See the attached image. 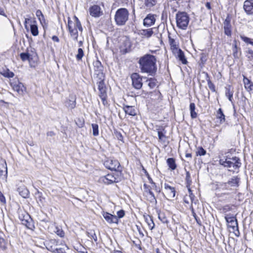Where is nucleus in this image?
<instances>
[{
	"label": "nucleus",
	"mask_w": 253,
	"mask_h": 253,
	"mask_svg": "<svg viewBox=\"0 0 253 253\" xmlns=\"http://www.w3.org/2000/svg\"><path fill=\"white\" fill-rule=\"evenodd\" d=\"M68 30H79L82 32L83 28L79 19L76 17H74V21H72L70 18H68Z\"/></svg>",
	"instance_id": "nucleus-8"
},
{
	"label": "nucleus",
	"mask_w": 253,
	"mask_h": 253,
	"mask_svg": "<svg viewBox=\"0 0 253 253\" xmlns=\"http://www.w3.org/2000/svg\"><path fill=\"white\" fill-rule=\"evenodd\" d=\"M54 232L60 237H63L64 236V232L60 227L56 226Z\"/></svg>",
	"instance_id": "nucleus-49"
},
{
	"label": "nucleus",
	"mask_w": 253,
	"mask_h": 253,
	"mask_svg": "<svg viewBox=\"0 0 253 253\" xmlns=\"http://www.w3.org/2000/svg\"><path fill=\"white\" fill-rule=\"evenodd\" d=\"M131 47V43L130 41L126 38L122 42V44L120 45V50L123 53H126L128 52Z\"/></svg>",
	"instance_id": "nucleus-17"
},
{
	"label": "nucleus",
	"mask_w": 253,
	"mask_h": 253,
	"mask_svg": "<svg viewBox=\"0 0 253 253\" xmlns=\"http://www.w3.org/2000/svg\"><path fill=\"white\" fill-rule=\"evenodd\" d=\"M107 95L99 96L100 98H101V99L102 101L103 104L104 105H106V104H107Z\"/></svg>",
	"instance_id": "nucleus-59"
},
{
	"label": "nucleus",
	"mask_w": 253,
	"mask_h": 253,
	"mask_svg": "<svg viewBox=\"0 0 253 253\" xmlns=\"http://www.w3.org/2000/svg\"><path fill=\"white\" fill-rule=\"evenodd\" d=\"M19 194L24 198L28 197L29 192V190L24 186H20L17 189Z\"/></svg>",
	"instance_id": "nucleus-31"
},
{
	"label": "nucleus",
	"mask_w": 253,
	"mask_h": 253,
	"mask_svg": "<svg viewBox=\"0 0 253 253\" xmlns=\"http://www.w3.org/2000/svg\"><path fill=\"white\" fill-rule=\"evenodd\" d=\"M10 85L13 89L20 95H23L26 90V87L23 84L19 81L11 82Z\"/></svg>",
	"instance_id": "nucleus-9"
},
{
	"label": "nucleus",
	"mask_w": 253,
	"mask_h": 253,
	"mask_svg": "<svg viewBox=\"0 0 253 253\" xmlns=\"http://www.w3.org/2000/svg\"><path fill=\"white\" fill-rule=\"evenodd\" d=\"M36 15L40 21L41 25L42 26L43 28H44V26L46 25V23L45 22L44 15L41 10L39 9L37 10L36 12Z\"/></svg>",
	"instance_id": "nucleus-29"
},
{
	"label": "nucleus",
	"mask_w": 253,
	"mask_h": 253,
	"mask_svg": "<svg viewBox=\"0 0 253 253\" xmlns=\"http://www.w3.org/2000/svg\"><path fill=\"white\" fill-rule=\"evenodd\" d=\"M207 151L205 150L202 147L200 146L197 148V150L196 151V155L197 156H204L206 154Z\"/></svg>",
	"instance_id": "nucleus-48"
},
{
	"label": "nucleus",
	"mask_w": 253,
	"mask_h": 253,
	"mask_svg": "<svg viewBox=\"0 0 253 253\" xmlns=\"http://www.w3.org/2000/svg\"><path fill=\"white\" fill-rule=\"evenodd\" d=\"M123 110L126 114H128L132 116L136 115V110L134 106L125 105L123 107Z\"/></svg>",
	"instance_id": "nucleus-25"
},
{
	"label": "nucleus",
	"mask_w": 253,
	"mask_h": 253,
	"mask_svg": "<svg viewBox=\"0 0 253 253\" xmlns=\"http://www.w3.org/2000/svg\"><path fill=\"white\" fill-rule=\"evenodd\" d=\"M114 134L116 137L120 141H123V136L122 133L117 130L114 131Z\"/></svg>",
	"instance_id": "nucleus-53"
},
{
	"label": "nucleus",
	"mask_w": 253,
	"mask_h": 253,
	"mask_svg": "<svg viewBox=\"0 0 253 253\" xmlns=\"http://www.w3.org/2000/svg\"><path fill=\"white\" fill-rule=\"evenodd\" d=\"M121 177L118 174L109 173L99 178V181L107 185L119 182Z\"/></svg>",
	"instance_id": "nucleus-5"
},
{
	"label": "nucleus",
	"mask_w": 253,
	"mask_h": 253,
	"mask_svg": "<svg viewBox=\"0 0 253 253\" xmlns=\"http://www.w3.org/2000/svg\"><path fill=\"white\" fill-rule=\"evenodd\" d=\"M164 189L168 198H173L175 197V190L174 187L170 186L167 183H165Z\"/></svg>",
	"instance_id": "nucleus-15"
},
{
	"label": "nucleus",
	"mask_w": 253,
	"mask_h": 253,
	"mask_svg": "<svg viewBox=\"0 0 253 253\" xmlns=\"http://www.w3.org/2000/svg\"><path fill=\"white\" fill-rule=\"evenodd\" d=\"M240 177L238 176H233L227 181L232 189H236L240 185Z\"/></svg>",
	"instance_id": "nucleus-18"
},
{
	"label": "nucleus",
	"mask_w": 253,
	"mask_h": 253,
	"mask_svg": "<svg viewBox=\"0 0 253 253\" xmlns=\"http://www.w3.org/2000/svg\"><path fill=\"white\" fill-rule=\"evenodd\" d=\"M0 248L2 250H5L6 249V242L1 234H0Z\"/></svg>",
	"instance_id": "nucleus-46"
},
{
	"label": "nucleus",
	"mask_w": 253,
	"mask_h": 253,
	"mask_svg": "<svg viewBox=\"0 0 253 253\" xmlns=\"http://www.w3.org/2000/svg\"><path fill=\"white\" fill-rule=\"evenodd\" d=\"M176 56L182 64H186L187 63V61L185 57L184 52L182 50H179V52L177 54Z\"/></svg>",
	"instance_id": "nucleus-35"
},
{
	"label": "nucleus",
	"mask_w": 253,
	"mask_h": 253,
	"mask_svg": "<svg viewBox=\"0 0 253 253\" xmlns=\"http://www.w3.org/2000/svg\"><path fill=\"white\" fill-rule=\"evenodd\" d=\"M84 55V52L82 48H79L78 50V53L76 55V59L78 61L81 60Z\"/></svg>",
	"instance_id": "nucleus-47"
},
{
	"label": "nucleus",
	"mask_w": 253,
	"mask_h": 253,
	"mask_svg": "<svg viewBox=\"0 0 253 253\" xmlns=\"http://www.w3.org/2000/svg\"><path fill=\"white\" fill-rule=\"evenodd\" d=\"M129 12L125 8L118 9L116 12L115 20L117 25L123 26L125 25L128 20Z\"/></svg>",
	"instance_id": "nucleus-4"
},
{
	"label": "nucleus",
	"mask_w": 253,
	"mask_h": 253,
	"mask_svg": "<svg viewBox=\"0 0 253 253\" xmlns=\"http://www.w3.org/2000/svg\"><path fill=\"white\" fill-rule=\"evenodd\" d=\"M153 34L152 29H143L139 31V35L147 38L151 37Z\"/></svg>",
	"instance_id": "nucleus-30"
},
{
	"label": "nucleus",
	"mask_w": 253,
	"mask_h": 253,
	"mask_svg": "<svg viewBox=\"0 0 253 253\" xmlns=\"http://www.w3.org/2000/svg\"><path fill=\"white\" fill-rule=\"evenodd\" d=\"M30 54L27 52H23L20 54V57L23 61L29 60Z\"/></svg>",
	"instance_id": "nucleus-52"
},
{
	"label": "nucleus",
	"mask_w": 253,
	"mask_h": 253,
	"mask_svg": "<svg viewBox=\"0 0 253 253\" xmlns=\"http://www.w3.org/2000/svg\"><path fill=\"white\" fill-rule=\"evenodd\" d=\"M148 82V85L151 88H154L156 86V80L154 78H150L147 80Z\"/></svg>",
	"instance_id": "nucleus-40"
},
{
	"label": "nucleus",
	"mask_w": 253,
	"mask_h": 253,
	"mask_svg": "<svg viewBox=\"0 0 253 253\" xmlns=\"http://www.w3.org/2000/svg\"><path fill=\"white\" fill-rule=\"evenodd\" d=\"M216 117L217 119L219 120L220 124H222L225 122V116L221 108L217 111Z\"/></svg>",
	"instance_id": "nucleus-32"
},
{
	"label": "nucleus",
	"mask_w": 253,
	"mask_h": 253,
	"mask_svg": "<svg viewBox=\"0 0 253 253\" xmlns=\"http://www.w3.org/2000/svg\"><path fill=\"white\" fill-rule=\"evenodd\" d=\"M91 126L92 128V134L94 136L99 135L98 125L97 124H92Z\"/></svg>",
	"instance_id": "nucleus-42"
},
{
	"label": "nucleus",
	"mask_w": 253,
	"mask_h": 253,
	"mask_svg": "<svg viewBox=\"0 0 253 253\" xmlns=\"http://www.w3.org/2000/svg\"><path fill=\"white\" fill-rule=\"evenodd\" d=\"M192 215H193V217H194V218L195 219L197 223L198 224V225H201V220H200V218H199L197 216L196 213L194 212V210L193 208L192 209Z\"/></svg>",
	"instance_id": "nucleus-54"
},
{
	"label": "nucleus",
	"mask_w": 253,
	"mask_h": 253,
	"mask_svg": "<svg viewBox=\"0 0 253 253\" xmlns=\"http://www.w3.org/2000/svg\"><path fill=\"white\" fill-rule=\"evenodd\" d=\"M144 189L145 190V192H146L147 194H149V201L151 203H157L156 198L154 194V193L151 191L152 188L150 186L147 185L146 184H144Z\"/></svg>",
	"instance_id": "nucleus-23"
},
{
	"label": "nucleus",
	"mask_w": 253,
	"mask_h": 253,
	"mask_svg": "<svg viewBox=\"0 0 253 253\" xmlns=\"http://www.w3.org/2000/svg\"><path fill=\"white\" fill-rule=\"evenodd\" d=\"M156 4L155 0H145V4L147 7L150 8Z\"/></svg>",
	"instance_id": "nucleus-51"
},
{
	"label": "nucleus",
	"mask_w": 253,
	"mask_h": 253,
	"mask_svg": "<svg viewBox=\"0 0 253 253\" xmlns=\"http://www.w3.org/2000/svg\"><path fill=\"white\" fill-rule=\"evenodd\" d=\"M44 245L48 251L55 253L56 247L58 245V242L55 239H51L46 241Z\"/></svg>",
	"instance_id": "nucleus-13"
},
{
	"label": "nucleus",
	"mask_w": 253,
	"mask_h": 253,
	"mask_svg": "<svg viewBox=\"0 0 253 253\" xmlns=\"http://www.w3.org/2000/svg\"><path fill=\"white\" fill-rule=\"evenodd\" d=\"M22 224L24 225L27 228L32 230L34 228V225L32 218L29 215L27 214L23 216V218L21 219Z\"/></svg>",
	"instance_id": "nucleus-14"
},
{
	"label": "nucleus",
	"mask_w": 253,
	"mask_h": 253,
	"mask_svg": "<svg viewBox=\"0 0 253 253\" xmlns=\"http://www.w3.org/2000/svg\"><path fill=\"white\" fill-rule=\"evenodd\" d=\"M224 34L227 36H231V25L230 24V19L228 17H227L225 19L224 22Z\"/></svg>",
	"instance_id": "nucleus-19"
},
{
	"label": "nucleus",
	"mask_w": 253,
	"mask_h": 253,
	"mask_svg": "<svg viewBox=\"0 0 253 253\" xmlns=\"http://www.w3.org/2000/svg\"><path fill=\"white\" fill-rule=\"evenodd\" d=\"M71 36L75 41L78 40V30H68Z\"/></svg>",
	"instance_id": "nucleus-41"
},
{
	"label": "nucleus",
	"mask_w": 253,
	"mask_h": 253,
	"mask_svg": "<svg viewBox=\"0 0 253 253\" xmlns=\"http://www.w3.org/2000/svg\"><path fill=\"white\" fill-rule=\"evenodd\" d=\"M166 131L163 132V131L159 130L158 132V135L159 141L163 142H165L166 139V136L165 135Z\"/></svg>",
	"instance_id": "nucleus-39"
},
{
	"label": "nucleus",
	"mask_w": 253,
	"mask_h": 253,
	"mask_svg": "<svg viewBox=\"0 0 253 253\" xmlns=\"http://www.w3.org/2000/svg\"><path fill=\"white\" fill-rule=\"evenodd\" d=\"M95 74L99 77V78H104L103 76V67L100 61L96 59L93 62Z\"/></svg>",
	"instance_id": "nucleus-10"
},
{
	"label": "nucleus",
	"mask_w": 253,
	"mask_h": 253,
	"mask_svg": "<svg viewBox=\"0 0 253 253\" xmlns=\"http://www.w3.org/2000/svg\"><path fill=\"white\" fill-rule=\"evenodd\" d=\"M207 60V57H206V55L204 54V53H202L201 54V56L200 58V60L201 61V63L203 64H204L206 63Z\"/></svg>",
	"instance_id": "nucleus-62"
},
{
	"label": "nucleus",
	"mask_w": 253,
	"mask_h": 253,
	"mask_svg": "<svg viewBox=\"0 0 253 253\" xmlns=\"http://www.w3.org/2000/svg\"><path fill=\"white\" fill-rule=\"evenodd\" d=\"M221 210L223 212L225 213L227 211H231L232 208L229 205H226L222 207Z\"/></svg>",
	"instance_id": "nucleus-55"
},
{
	"label": "nucleus",
	"mask_w": 253,
	"mask_h": 253,
	"mask_svg": "<svg viewBox=\"0 0 253 253\" xmlns=\"http://www.w3.org/2000/svg\"><path fill=\"white\" fill-rule=\"evenodd\" d=\"M65 106L71 109H74L76 107V97L73 94L70 95L69 98L67 99L65 103Z\"/></svg>",
	"instance_id": "nucleus-22"
},
{
	"label": "nucleus",
	"mask_w": 253,
	"mask_h": 253,
	"mask_svg": "<svg viewBox=\"0 0 253 253\" xmlns=\"http://www.w3.org/2000/svg\"><path fill=\"white\" fill-rule=\"evenodd\" d=\"M156 61V57L150 54H146L140 57L138 64L141 72L154 76L157 70Z\"/></svg>",
	"instance_id": "nucleus-1"
},
{
	"label": "nucleus",
	"mask_w": 253,
	"mask_h": 253,
	"mask_svg": "<svg viewBox=\"0 0 253 253\" xmlns=\"http://www.w3.org/2000/svg\"><path fill=\"white\" fill-rule=\"evenodd\" d=\"M243 83L246 89L248 92L253 91V83L248 78L244 76Z\"/></svg>",
	"instance_id": "nucleus-27"
},
{
	"label": "nucleus",
	"mask_w": 253,
	"mask_h": 253,
	"mask_svg": "<svg viewBox=\"0 0 253 253\" xmlns=\"http://www.w3.org/2000/svg\"><path fill=\"white\" fill-rule=\"evenodd\" d=\"M229 215L227 214L225 216V219L226 222L229 224L228 227L235 230V228L238 231V221L236 218L234 216H229Z\"/></svg>",
	"instance_id": "nucleus-12"
},
{
	"label": "nucleus",
	"mask_w": 253,
	"mask_h": 253,
	"mask_svg": "<svg viewBox=\"0 0 253 253\" xmlns=\"http://www.w3.org/2000/svg\"><path fill=\"white\" fill-rule=\"evenodd\" d=\"M173 53L176 56L177 54L179 52V50H181V49L178 48L177 46H173V47L171 49Z\"/></svg>",
	"instance_id": "nucleus-61"
},
{
	"label": "nucleus",
	"mask_w": 253,
	"mask_h": 253,
	"mask_svg": "<svg viewBox=\"0 0 253 253\" xmlns=\"http://www.w3.org/2000/svg\"><path fill=\"white\" fill-rule=\"evenodd\" d=\"M31 20H33V19H31V18H26L25 19L24 26H25V28L27 30H28V26H27V24L28 23H31Z\"/></svg>",
	"instance_id": "nucleus-63"
},
{
	"label": "nucleus",
	"mask_w": 253,
	"mask_h": 253,
	"mask_svg": "<svg viewBox=\"0 0 253 253\" xmlns=\"http://www.w3.org/2000/svg\"><path fill=\"white\" fill-rule=\"evenodd\" d=\"M247 53L249 54L247 56L248 58L250 60H252L253 59V50L251 48H248Z\"/></svg>",
	"instance_id": "nucleus-56"
},
{
	"label": "nucleus",
	"mask_w": 253,
	"mask_h": 253,
	"mask_svg": "<svg viewBox=\"0 0 253 253\" xmlns=\"http://www.w3.org/2000/svg\"><path fill=\"white\" fill-rule=\"evenodd\" d=\"M30 31L33 36H37L39 35L37 21L35 19H33V20H31Z\"/></svg>",
	"instance_id": "nucleus-26"
},
{
	"label": "nucleus",
	"mask_w": 253,
	"mask_h": 253,
	"mask_svg": "<svg viewBox=\"0 0 253 253\" xmlns=\"http://www.w3.org/2000/svg\"><path fill=\"white\" fill-rule=\"evenodd\" d=\"M104 166L111 170L121 171V165L117 160L108 159L104 163Z\"/></svg>",
	"instance_id": "nucleus-6"
},
{
	"label": "nucleus",
	"mask_w": 253,
	"mask_h": 253,
	"mask_svg": "<svg viewBox=\"0 0 253 253\" xmlns=\"http://www.w3.org/2000/svg\"><path fill=\"white\" fill-rule=\"evenodd\" d=\"M158 218L163 223H168L169 222L164 212H158Z\"/></svg>",
	"instance_id": "nucleus-38"
},
{
	"label": "nucleus",
	"mask_w": 253,
	"mask_h": 253,
	"mask_svg": "<svg viewBox=\"0 0 253 253\" xmlns=\"http://www.w3.org/2000/svg\"><path fill=\"white\" fill-rule=\"evenodd\" d=\"M169 43H170V47H171V49L172 48V47H173V46H177V45L176 44V42L174 41V39H169Z\"/></svg>",
	"instance_id": "nucleus-64"
},
{
	"label": "nucleus",
	"mask_w": 253,
	"mask_h": 253,
	"mask_svg": "<svg viewBox=\"0 0 253 253\" xmlns=\"http://www.w3.org/2000/svg\"><path fill=\"white\" fill-rule=\"evenodd\" d=\"M102 216L109 224H118L119 219L117 216L113 215L108 212L103 211L102 213Z\"/></svg>",
	"instance_id": "nucleus-11"
},
{
	"label": "nucleus",
	"mask_w": 253,
	"mask_h": 253,
	"mask_svg": "<svg viewBox=\"0 0 253 253\" xmlns=\"http://www.w3.org/2000/svg\"><path fill=\"white\" fill-rule=\"evenodd\" d=\"M167 163L169 169L172 170L176 169L177 166L175 163V160L173 158H169L167 160Z\"/></svg>",
	"instance_id": "nucleus-33"
},
{
	"label": "nucleus",
	"mask_w": 253,
	"mask_h": 253,
	"mask_svg": "<svg viewBox=\"0 0 253 253\" xmlns=\"http://www.w3.org/2000/svg\"><path fill=\"white\" fill-rule=\"evenodd\" d=\"M117 217H118V219H119V218H121L122 217H123L125 215V211L124 210H120L119 211H117Z\"/></svg>",
	"instance_id": "nucleus-58"
},
{
	"label": "nucleus",
	"mask_w": 253,
	"mask_h": 253,
	"mask_svg": "<svg viewBox=\"0 0 253 253\" xmlns=\"http://www.w3.org/2000/svg\"><path fill=\"white\" fill-rule=\"evenodd\" d=\"M206 76V80L208 82V85L209 88L212 91L215 92V87L214 84L211 82L210 79V77L207 73H205Z\"/></svg>",
	"instance_id": "nucleus-37"
},
{
	"label": "nucleus",
	"mask_w": 253,
	"mask_h": 253,
	"mask_svg": "<svg viewBox=\"0 0 253 253\" xmlns=\"http://www.w3.org/2000/svg\"><path fill=\"white\" fill-rule=\"evenodd\" d=\"M89 13L92 16L97 17L100 16V7L97 5H94L89 8Z\"/></svg>",
	"instance_id": "nucleus-24"
},
{
	"label": "nucleus",
	"mask_w": 253,
	"mask_h": 253,
	"mask_svg": "<svg viewBox=\"0 0 253 253\" xmlns=\"http://www.w3.org/2000/svg\"><path fill=\"white\" fill-rule=\"evenodd\" d=\"M244 9L248 14H253V0H246L244 3Z\"/></svg>",
	"instance_id": "nucleus-21"
},
{
	"label": "nucleus",
	"mask_w": 253,
	"mask_h": 253,
	"mask_svg": "<svg viewBox=\"0 0 253 253\" xmlns=\"http://www.w3.org/2000/svg\"><path fill=\"white\" fill-rule=\"evenodd\" d=\"M218 188L221 190H231L233 189L227 182L220 183L218 185Z\"/></svg>",
	"instance_id": "nucleus-36"
},
{
	"label": "nucleus",
	"mask_w": 253,
	"mask_h": 253,
	"mask_svg": "<svg viewBox=\"0 0 253 253\" xmlns=\"http://www.w3.org/2000/svg\"><path fill=\"white\" fill-rule=\"evenodd\" d=\"M185 181L187 187L190 186L192 183V180L191 178L190 173L188 171H186V172Z\"/></svg>",
	"instance_id": "nucleus-50"
},
{
	"label": "nucleus",
	"mask_w": 253,
	"mask_h": 253,
	"mask_svg": "<svg viewBox=\"0 0 253 253\" xmlns=\"http://www.w3.org/2000/svg\"><path fill=\"white\" fill-rule=\"evenodd\" d=\"M1 74L6 78H13L14 76V74L10 71L9 69H7L6 70L3 71Z\"/></svg>",
	"instance_id": "nucleus-44"
},
{
	"label": "nucleus",
	"mask_w": 253,
	"mask_h": 253,
	"mask_svg": "<svg viewBox=\"0 0 253 253\" xmlns=\"http://www.w3.org/2000/svg\"><path fill=\"white\" fill-rule=\"evenodd\" d=\"M151 188L159 193L161 192L160 188L157 186L155 183H154L152 184Z\"/></svg>",
	"instance_id": "nucleus-60"
},
{
	"label": "nucleus",
	"mask_w": 253,
	"mask_h": 253,
	"mask_svg": "<svg viewBox=\"0 0 253 253\" xmlns=\"http://www.w3.org/2000/svg\"><path fill=\"white\" fill-rule=\"evenodd\" d=\"M225 96L228 98L229 100L233 103V90L231 88V86L228 85L225 87Z\"/></svg>",
	"instance_id": "nucleus-28"
},
{
	"label": "nucleus",
	"mask_w": 253,
	"mask_h": 253,
	"mask_svg": "<svg viewBox=\"0 0 253 253\" xmlns=\"http://www.w3.org/2000/svg\"><path fill=\"white\" fill-rule=\"evenodd\" d=\"M132 84L136 89H140L142 86V79L141 76L136 73H134L131 75Z\"/></svg>",
	"instance_id": "nucleus-7"
},
{
	"label": "nucleus",
	"mask_w": 253,
	"mask_h": 253,
	"mask_svg": "<svg viewBox=\"0 0 253 253\" xmlns=\"http://www.w3.org/2000/svg\"><path fill=\"white\" fill-rule=\"evenodd\" d=\"M188 14L184 11H178L176 14V22L177 27L181 29L185 30L189 22Z\"/></svg>",
	"instance_id": "nucleus-3"
},
{
	"label": "nucleus",
	"mask_w": 253,
	"mask_h": 253,
	"mask_svg": "<svg viewBox=\"0 0 253 253\" xmlns=\"http://www.w3.org/2000/svg\"><path fill=\"white\" fill-rule=\"evenodd\" d=\"M240 38L246 43L249 44L253 46V39H251L244 36H241Z\"/></svg>",
	"instance_id": "nucleus-43"
},
{
	"label": "nucleus",
	"mask_w": 253,
	"mask_h": 253,
	"mask_svg": "<svg viewBox=\"0 0 253 253\" xmlns=\"http://www.w3.org/2000/svg\"><path fill=\"white\" fill-rule=\"evenodd\" d=\"M144 217L145 218L146 222L147 223L149 226V228L151 230H152L154 228L155 224L154 223L152 217L151 216H149V215H147L146 216L144 215Z\"/></svg>",
	"instance_id": "nucleus-34"
},
{
	"label": "nucleus",
	"mask_w": 253,
	"mask_h": 253,
	"mask_svg": "<svg viewBox=\"0 0 253 253\" xmlns=\"http://www.w3.org/2000/svg\"><path fill=\"white\" fill-rule=\"evenodd\" d=\"M65 248H68V247L66 246L64 248H56L55 253H66Z\"/></svg>",
	"instance_id": "nucleus-57"
},
{
	"label": "nucleus",
	"mask_w": 253,
	"mask_h": 253,
	"mask_svg": "<svg viewBox=\"0 0 253 253\" xmlns=\"http://www.w3.org/2000/svg\"><path fill=\"white\" fill-rule=\"evenodd\" d=\"M4 173H7V168L5 162L4 164H0V175H3Z\"/></svg>",
	"instance_id": "nucleus-45"
},
{
	"label": "nucleus",
	"mask_w": 253,
	"mask_h": 253,
	"mask_svg": "<svg viewBox=\"0 0 253 253\" xmlns=\"http://www.w3.org/2000/svg\"><path fill=\"white\" fill-rule=\"evenodd\" d=\"M219 164L225 168H228V170L233 172L236 171L238 172L242 165L240 159L237 157L230 158L226 156V158H220Z\"/></svg>",
	"instance_id": "nucleus-2"
},
{
	"label": "nucleus",
	"mask_w": 253,
	"mask_h": 253,
	"mask_svg": "<svg viewBox=\"0 0 253 253\" xmlns=\"http://www.w3.org/2000/svg\"><path fill=\"white\" fill-rule=\"evenodd\" d=\"M156 21L154 14H149L144 19L143 25L146 27H150L153 25Z\"/></svg>",
	"instance_id": "nucleus-20"
},
{
	"label": "nucleus",
	"mask_w": 253,
	"mask_h": 253,
	"mask_svg": "<svg viewBox=\"0 0 253 253\" xmlns=\"http://www.w3.org/2000/svg\"><path fill=\"white\" fill-rule=\"evenodd\" d=\"M98 89L99 91V96L107 95L106 87L104 81V78H99V81L97 82Z\"/></svg>",
	"instance_id": "nucleus-16"
}]
</instances>
